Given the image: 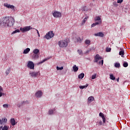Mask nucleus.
Segmentation results:
<instances>
[{
	"label": "nucleus",
	"instance_id": "nucleus-1",
	"mask_svg": "<svg viewBox=\"0 0 130 130\" xmlns=\"http://www.w3.org/2000/svg\"><path fill=\"white\" fill-rule=\"evenodd\" d=\"M15 23V19L13 18L9 17V16L4 17L0 19V26L2 27H12Z\"/></svg>",
	"mask_w": 130,
	"mask_h": 130
},
{
	"label": "nucleus",
	"instance_id": "nucleus-2",
	"mask_svg": "<svg viewBox=\"0 0 130 130\" xmlns=\"http://www.w3.org/2000/svg\"><path fill=\"white\" fill-rule=\"evenodd\" d=\"M32 52L34 53L31 55L32 59H38V58H39V55H38V54L40 52V50L38 49H35Z\"/></svg>",
	"mask_w": 130,
	"mask_h": 130
},
{
	"label": "nucleus",
	"instance_id": "nucleus-3",
	"mask_svg": "<svg viewBox=\"0 0 130 130\" xmlns=\"http://www.w3.org/2000/svg\"><path fill=\"white\" fill-rule=\"evenodd\" d=\"M58 45L59 47H61V48L67 47V46H68V40H60V41H58Z\"/></svg>",
	"mask_w": 130,
	"mask_h": 130
},
{
	"label": "nucleus",
	"instance_id": "nucleus-4",
	"mask_svg": "<svg viewBox=\"0 0 130 130\" xmlns=\"http://www.w3.org/2000/svg\"><path fill=\"white\" fill-rule=\"evenodd\" d=\"M54 36V34L53 33V31H50L48 32L46 35L44 36V38H46L48 40L49 39H51V38H53Z\"/></svg>",
	"mask_w": 130,
	"mask_h": 130
},
{
	"label": "nucleus",
	"instance_id": "nucleus-5",
	"mask_svg": "<svg viewBox=\"0 0 130 130\" xmlns=\"http://www.w3.org/2000/svg\"><path fill=\"white\" fill-rule=\"evenodd\" d=\"M33 29L31 26H24L23 27H20V30L21 31V32H23V33L25 32H28V31H30V30H32Z\"/></svg>",
	"mask_w": 130,
	"mask_h": 130
},
{
	"label": "nucleus",
	"instance_id": "nucleus-6",
	"mask_svg": "<svg viewBox=\"0 0 130 130\" xmlns=\"http://www.w3.org/2000/svg\"><path fill=\"white\" fill-rule=\"evenodd\" d=\"M27 67L30 70H34L35 64H34V62H33L32 61H28Z\"/></svg>",
	"mask_w": 130,
	"mask_h": 130
},
{
	"label": "nucleus",
	"instance_id": "nucleus-7",
	"mask_svg": "<svg viewBox=\"0 0 130 130\" xmlns=\"http://www.w3.org/2000/svg\"><path fill=\"white\" fill-rule=\"evenodd\" d=\"M52 15L54 18H60L61 17V13L55 11L54 13H52Z\"/></svg>",
	"mask_w": 130,
	"mask_h": 130
},
{
	"label": "nucleus",
	"instance_id": "nucleus-8",
	"mask_svg": "<svg viewBox=\"0 0 130 130\" xmlns=\"http://www.w3.org/2000/svg\"><path fill=\"white\" fill-rule=\"evenodd\" d=\"M39 74V72H29V75H30L31 77L32 78H36L37 76H38V74Z\"/></svg>",
	"mask_w": 130,
	"mask_h": 130
},
{
	"label": "nucleus",
	"instance_id": "nucleus-9",
	"mask_svg": "<svg viewBox=\"0 0 130 130\" xmlns=\"http://www.w3.org/2000/svg\"><path fill=\"white\" fill-rule=\"evenodd\" d=\"M29 104V102H28V101H24L23 102H22L20 104H17V107H21V106H23V105H25V104Z\"/></svg>",
	"mask_w": 130,
	"mask_h": 130
},
{
	"label": "nucleus",
	"instance_id": "nucleus-10",
	"mask_svg": "<svg viewBox=\"0 0 130 130\" xmlns=\"http://www.w3.org/2000/svg\"><path fill=\"white\" fill-rule=\"evenodd\" d=\"M4 7H6V8H8V9H11V10H14V9H15L14 6L11 5L10 4H8V3L4 4Z\"/></svg>",
	"mask_w": 130,
	"mask_h": 130
},
{
	"label": "nucleus",
	"instance_id": "nucleus-11",
	"mask_svg": "<svg viewBox=\"0 0 130 130\" xmlns=\"http://www.w3.org/2000/svg\"><path fill=\"white\" fill-rule=\"evenodd\" d=\"M36 97H37L38 98H41L42 96V91L41 90L38 91L35 93Z\"/></svg>",
	"mask_w": 130,
	"mask_h": 130
},
{
	"label": "nucleus",
	"instance_id": "nucleus-12",
	"mask_svg": "<svg viewBox=\"0 0 130 130\" xmlns=\"http://www.w3.org/2000/svg\"><path fill=\"white\" fill-rule=\"evenodd\" d=\"M10 123L12 125H13V126L17 124V122H16V120H15V118H12L10 119Z\"/></svg>",
	"mask_w": 130,
	"mask_h": 130
},
{
	"label": "nucleus",
	"instance_id": "nucleus-13",
	"mask_svg": "<svg viewBox=\"0 0 130 130\" xmlns=\"http://www.w3.org/2000/svg\"><path fill=\"white\" fill-rule=\"evenodd\" d=\"M120 50L119 54L121 55V57H124V50L122 48H120Z\"/></svg>",
	"mask_w": 130,
	"mask_h": 130
},
{
	"label": "nucleus",
	"instance_id": "nucleus-14",
	"mask_svg": "<svg viewBox=\"0 0 130 130\" xmlns=\"http://www.w3.org/2000/svg\"><path fill=\"white\" fill-rule=\"evenodd\" d=\"M94 36H99V37H104V34L102 32H99L95 34Z\"/></svg>",
	"mask_w": 130,
	"mask_h": 130
},
{
	"label": "nucleus",
	"instance_id": "nucleus-15",
	"mask_svg": "<svg viewBox=\"0 0 130 130\" xmlns=\"http://www.w3.org/2000/svg\"><path fill=\"white\" fill-rule=\"evenodd\" d=\"M102 23V21H97L95 23H94L91 24V27L93 28V27H95V26H97V25H99V24H101Z\"/></svg>",
	"mask_w": 130,
	"mask_h": 130
},
{
	"label": "nucleus",
	"instance_id": "nucleus-16",
	"mask_svg": "<svg viewBox=\"0 0 130 130\" xmlns=\"http://www.w3.org/2000/svg\"><path fill=\"white\" fill-rule=\"evenodd\" d=\"M94 97L90 96L88 98L87 103L88 104L91 103L92 102H93V101H94Z\"/></svg>",
	"mask_w": 130,
	"mask_h": 130
},
{
	"label": "nucleus",
	"instance_id": "nucleus-17",
	"mask_svg": "<svg viewBox=\"0 0 130 130\" xmlns=\"http://www.w3.org/2000/svg\"><path fill=\"white\" fill-rule=\"evenodd\" d=\"M48 113L50 115H51L52 114H55L56 112H55V109H53V110H50L48 111Z\"/></svg>",
	"mask_w": 130,
	"mask_h": 130
},
{
	"label": "nucleus",
	"instance_id": "nucleus-18",
	"mask_svg": "<svg viewBox=\"0 0 130 130\" xmlns=\"http://www.w3.org/2000/svg\"><path fill=\"white\" fill-rule=\"evenodd\" d=\"M30 51V48H27L26 49H24L23 50V53L24 54H27V53H29V52Z\"/></svg>",
	"mask_w": 130,
	"mask_h": 130
},
{
	"label": "nucleus",
	"instance_id": "nucleus-19",
	"mask_svg": "<svg viewBox=\"0 0 130 130\" xmlns=\"http://www.w3.org/2000/svg\"><path fill=\"white\" fill-rule=\"evenodd\" d=\"M73 70L75 72H78V71H79V67H77L76 65H74L73 67Z\"/></svg>",
	"mask_w": 130,
	"mask_h": 130
},
{
	"label": "nucleus",
	"instance_id": "nucleus-20",
	"mask_svg": "<svg viewBox=\"0 0 130 130\" xmlns=\"http://www.w3.org/2000/svg\"><path fill=\"white\" fill-rule=\"evenodd\" d=\"M84 77H85V74H84L83 73H81L78 75V79H83Z\"/></svg>",
	"mask_w": 130,
	"mask_h": 130
},
{
	"label": "nucleus",
	"instance_id": "nucleus-21",
	"mask_svg": "<svg viewBox=\"0 0 130 130\" xmlns=\"http://www.w3.org/2000/svg\"><path fill=\"white\" fill-rule=\"evenodd\" d=\"M88 86H89V84H86L85 85H81V86H79V88L80 89H85V88H87L88 87Z\"/></svg>",
	"mask_w": 130,
	"mask_h": 130
},
{
	"label": "nucleus",
	"instance_id": "nucleus-22",
	"mask_svg": "<svg viewBox=\"0 0 130 130\" xmlns=\"http://www.w3.org/2000/svg\"><path fill=\"white\" fill-rule=\"evenodd\" d=\"M114 67L119 69V68H120V63L119 62H116L114 63Z\"/></svg>",
	"mask_w": 130,
	"mask_h": 130
},
{
	"label": "nucleus",
	"instance_id": "nucleus-23",
	"mask_svg": "<svg viewBox=\"0 0 130 130\" xmlns=\"http://www.w3.org/2000/svg\"><path fill=\"white\" fill-rule=\"evenodd\" d=\"M123 67L124 68H127V67H128V63H127L126 61H124L123 63Z\"/></svg>",
	"mask_w": 130,
	"mask_h": 130
},
{
	"label": "nucleus",
	"instance_id": "nucleus-24",
	"mask_svg": "<svg viewBox=\"0 0 130 130\" xmlns=\"http://www.w3.org/2000/svg\"><path fill=\"white\" fill-rule=\"evenodd\" d=\"M110 79L111 80H112L113 81H114V80H115V77L113 76V74H110Z\"/></svg>",
	"mask_w": 130,
	"mask_h": 130
},
{
	"label": "nucleus",
	"instance_id": "nucleus-25",
	"mask_svg": "<svg viewBox=\"0 0 130 130\" xmlns=\"http://www.w3.org/2000/svg\"><path fill=\"white\" fill-rule=\"evenodd\" d=\"M20 30L19 29H16L14 31H13L12 32V35L13 34H16V33H20Z\"/></svg>",
	"mask_w": 130,
	"mask_h": 130
},
{
	"label": "nucleus",
	"instance_id": "nucleus-26",
	"mask_svg": "<svg viewBox=\"0 0 130 130\" xmlns=\"http://www.w3.org/2000/svg\"><path fill=\"white\" fill-rule=\"evenodd\" d=\"M48 58H45L44 59H43L42 61H40L39 63H38V64H41V63H43L44 62H45V61H47V60H48Z\"/></svg>",
	"mask_w": 130,
	"mask_h": 130
},
{
	"label": "nucleus",
	"instance_id": "nucleus-27",
	"mask_svg": "<svg viewBox=\"0 0 130 130\" xmlns=\"http://www.w3.org/2000/svg\"><path fill=\"white\" fill-rule=\"evenodd\" d=\"M1 120L2 121V124H3V123H4V122L5 123H6V122H7V121H8V119H7V118L6 117L3 118Z\"/></svg>",
	"mask_w": 130,
	"mask_h": 130
},
{
	"label": "nucleus",
	"instance_id": "nucleus-28",
	"mask_svg": "<svg viewBox=\"0 0 130 130\" xmlns=\"http://www.w3.org/2000/svg\"><path fill=\"white\" fill-rule=\"evenodd\" d=\"M82 12H87V11H88L87 6H84L83 7H82Z\"/></svg>",
	"mask_w": 130,
	"mask_h": 130
},
{
	"label": "nucleus",
	"instance_id": "nucleus-29",
	"mask_svg": "<svg viewBox=\"0 0 130 130\" xmlns=\"http://www.w3.org/2000/svg\"><path fill=\"white\" fill-rule=\"evenodd\" d=\"M95 57L98 59L99 60H100V59H102V57L99 55V54H96L95 56Z\"/></svg>",
	"mask_w": 130,
	"mask_h": 130
},
{
	"label": "nucleus",
	"instance_id": "nucleus-30",
	"mask_svg": "<svg viewBox=\"0 0 130 130\" xmlns=\"http://www.w3.org/2000/svg\"><path fill=\"white\" fill-rule=\"evenodd\" d=\"M113 5L115 8H117V7L119 6L118 3L115 1L113 3Z\"/></svg>",
	"mask_w": 130,
	"mask_h": 130
},
{
	"label": "nucleus",
	"instance_id": "nucleus-31",
	"mask_svg": "<svg viewBox=\"0 0 130 130\" xmlns=\"http://www.w3.org/2000/svg\"><path fill=\"white\" fill-rule=\"evenodd\" d=\"M95 21H99V22H100L101 21V18L100 16H96L95 18Z\"/></svg>",
	"mask_w": 130,
	"mask_h": 130
},
{
	"label": "nucleus",
	"instance_id": "nucleus-32",
	"mask_svg": "<svg viewBox=\"0 0 130 130\" xmlns=\"http://www.w3.org/2000/svg\"><path fill=\"white\" fill-rule=\"evenodd\" d=\"M77 52L79 54V55H83V51H82V50H79L78 49L77 50Z\"/></svg>",
	"mask_w": 130,
	"mask_h": 130
},
{
	"label": "nucleus",
	"instance_id": "nucleus-33",
	"mask_svg": "<svg viewBox=\"0 0 130 130\" xmlns=\"http://www.w3.org/2000/svg\"><path fill=\"white\" fill-rule=\"evenodd\" d=\"M56 69L57 71H62V70H63V67H59L58 66L56 67Z\"/></svg>",
	"mask_w": 130,
	"mask_h": 130
},
{
	"label": "nucleus",
	"instance_id": "nucleus-34",
	"mask_svg": "<svg viewBox=\"0 0 130 130\" xmlns=\"http://www.w3.org/2000/svg\"><path fill=\"white\" fill-rule=\"evenodd\" d=\"M11 72V69H8L6 71V74L7 75V76H8V75H9V74H10V72Z\"/></svg>",
	"mask_w": 130,
	"mask_h": 130
},
{
	"label": "nucleus",
	"instance_id": "nucleus-35",
	"mask_svg": "<svg viewBox=\"0 0 130 130\" xmlns=\"http://www.w3.org/2000/svg\"><path fill=\"white\" fill-rule=\"evenodd\" d=\"M76 40H77V42H79V43H81V42H82V40H81V38L78 37V38H77L76 39Z\"/></svg>",
	"mask_w": 130,
	"mask_h": 130
},
{
	"label": "nucleus",
	"instance_id": "nucleus-36",
	"mask_svg": "<svg viewBox=\"0 0 130 130\" xmlns=\"http://www.w3.org/2000/svg\"><path fill=\"white\" fill-rule=\"evenodd\" d=\"M106 52H110L111 51V48L107 47L106 48Z\"/></svg>",
	"mask_w": 130,
	"mask_h": 130
},
{
	"label": "nucleus",
	"instance_id": "nucleus-37",
	"mask_svg": "<svg viewBox=\"0 0 130 130\" xmlns=\"http://www.w3.org/2000/svg\"><path fill=\"white\" fill-rule=\"evenodd\" d=\"M99 116H100L101 117H102V118H103L104 117H105L104 116V114H103V113L100 112L99 114Z\"/></svg>",
	"mask_w": 130,
	"mask_h": 130
},
{
	"label": "nucleus",
	"instance_id": "nucleus-38",
	"mask_svg": "<svg viewBox=\"0 0 130 130\" xmlns=\"http://www.w3.org/2000/svg\"><path fill=\"white\" fill-rule=\"evenodd\" d=\"M9 129V127L8 126L5 125L3 128L2 130H8Z\"/></svg>",
	"mask_w": 130,
	"mask_h": 130
},
{
	"label": "nucleus",
	"instance_id": "nucleus-39",
	"mask_svg": "<svg viewBox=\"0 0 130 130\" xmlns=\"http://www.w3.org/2000/svg\"><path fill=\"white\" fill-rule=\"evenodd\" d=\"M87 19H88V17L84 18L83 20L82 21V24H85V23H86V21H87Z\"/></svg>",
	"mask_w": 130,
	"mask_h": 130
},
{
	"label": "nucleus",
	"instance_id": "nucleus-40",
	"mask_svg": "<svg viewBox=\"0 0 130 130\" xmlns=\"http://www.w3.org/2000/svg\"><path fill=\"white\" fill-rule=\"evenodd\" d=\"M85 44L88 45V44H90V43H91V41H90V40H87L85 41Z\"/></svg>",
	"mask_w": 130,
	"mask_h": 130
},
{
	"label": "nucleus",
	"instance_id": "nucleus-41",
	"mask_svg": "<svg viewBox=\"0 0 130 130\" xmlns=\"http://www.w3.org/2000/svg\"><path fill=\"white\" fill-rule=\"evenodd\" d=\"M103 63H104V60H102L99 62V64H101L102 66H103Z\"/></svg>",
	"mask_w": 130,
	"mask_h": 130
},
{
	"label": "nucleus",
	"instance_id": "nucleus-42",
	"mask_svg": "<svg viewBox=\"0 0 130 130\" xmlns=\"http://www.w3.org/2000/svg\"><path fill=\"white\" fill-rule=\"evenodd\" d=\"M96 74L92 75V76H91L92 80H94V79H96Z\"/></svg>",
	"mask_w": 130,
	"mask_h": 130
},
{
	"label": "nucleus",
	"instance_id": "nucleus-43",
	"mask_svg": "<svg viewBox=\"0 0 130 130\" xmlns=\"http://www.w3.org/2000/svg\"><path fill=\"white\" fill-rule=\"evenodd\" d=\"M5 95H6V93H4L3 92H0V98L2 96H5Z\"/></svg>",
	"mask_w": 130,
	"mask_h": 130
},
{
	"label": "nucleus",
	"instance_id": "nucleus-44",
	"mask_svg": "<svg viewBox=\"0 0 130 130\" xmlns=\"http://www.w3.org/2000/svg\"><path fill=\"white\" fill-rule=\"evenodd\" d=\"M99 59H97V58H96L95 57L94 58V60L93 61L94 62H96V63H98V61H99Z\"/></svg>",
	"mask_w": 130,
	"mask_h": 130
},
{
	"label": "nucleus",
	"instance_id": "nucleus-45",
	"mask_svg": "<svg viewBox=\"0 0 130 130\" xmlns=\"http://www.w3.org/2000/svg\"><path fill=\"white\" fill-rule=\"evenodd\" d=\"M3 107L4 108H8L9 107V105L8 104H4Z\"/></svg>",
	"mask_w": 130,
	"mask_h": 130
},
{
	"label": "nucleus",
	"instance_id": "nucleus-46",
	"mask_svg": "<svg viewBox=\"0 0 130 130\" xmlns=\"http://www.w3.org/2000/svg\"><path fill=\"white\" fill-rule=\"evenodd\" d=\"M102 119H103V122L104 123H105L106 121V118L104 117V118H102Z\"/></svg>",
	"mask_w": 130,
	"mask_h": 130
},
{
	"label": "nucleus",
	"instance_id": "nucleus-47",
	"mask_svg": "<svg viewBox=\"0 0 130 130\" xmlns=\"http://www.w3.org/2000/svg\"><path fill=\"white\" fill-rule=\"evenodd\" d=\"M122 2H123V0H117V3L118 4H121V3H122Z\"/></svg>",
	"mask_w": 130,
	"mask_h": 130
},
{
	"label": "nucleus",
	"instance_id": "nucleus-48",
	"mask_svg": "<svg viewBox=\"0 0 130 130\" xmlns=\"http://www.w3.org/2000/svg\"><path fill=\"white\" fill-rule=\"evenodd\" d=\"M2 92H4V89H3V87L0 86V93H2Z\"/></svg>",
	"mask_w": 130,
	"mask_h": 130
},
{
	"label": "nucleus",
	"instance_id": "nucleus-49",
	"mask_svg": "<svg viewBox=\"0 0 130 130\" xmlns=\"http://www.w3.org/2000/svg\"><path fill=\"white\" fill-rule=\"evenodd\" d=\"M36 30L37 31V34L38 35L39 37H40V34H39V31L37 29H36Z\"/></svg>",
	"mask_w": 130,
	"mask_h": 130
},
{
	"label": "nucleus",
	"instance_id": "nucleus-50",
	"mask_svg": "<svg viewBox=\"0 0 130 130\" xmlns=\"http://www.w3.org/2000/svg\"><path fill=\"white\" fill-rule=\"evenodd\" d=\"M99 124H100V125H102V124H103L102 121H100L99 122Z\"/></svg>",
	"mask_w": 130,
	"mask_h": 130
},
{
	"label": "nucleus",
	"instance_id": "nucleus-51",
	"mask_svg": "<svg viewBox=\"0 0 130 130\" xmlns=\"http://www.w3.org/2000/svg\"><path fill=\"white\" fill-rule=\"evenodd\" d=\"M0 124H3V122L2 121V120L0 119Z\"/></svg>",
	"mask_w": 130,
	"mask_h": 130
},
{
	"label": "nucleus",
	"instance_id": "nucleus-52",
	"mask_svg": "<svg viewBox=\"0 0 130 130\" xmlns=\"http://www.w3.org/2000/svg\"><path fill=\"white\" fill-rule=\"evenodd\" d=\"M89 52H90V50H87L86 51L85 53H88Z\"/></svg>",
	"mask_w": 130,
	"mask_h": 130
},
{
	"label": "nucleus",
	"instance_id": "nucleus-53",
	"mask_svg": "<svg viewBox=\"0 0 130 130\" xmlns=\"http://www.w3.org/2000/svg\"><path fill=\"white\" fill-rule=\"evenodd\" d=\"M117 81V82H119V77L117 79H116Z\"/></svg>",
	"mask_w": 130,
	"mask_h": 130
},
{
	"label": "nucleus",
	"instance_id": "nucleus-54",
	"mask_svg": "<svg viewBox=\"0 0 130 130\" xmlns=\"http://www.w3.org/2000/svg\"><path fill=\"white\" fill-rule=\"evenodd\" d=\"M2 128L3 129V126H0V129H2Z\"/></svg>",
	"mask_w": 130,
	"mask_h": 130
},
{
	"label": "nucleus",
	"instance_id": "nucleus-55",
	"mask_svg": "<svg viewBox=\"0 0 130 130\" xmlns=\"http://www.w3.org/2000/svg\"><path fill=\"white\" fill-rule=\"evenodd\" d=\"M86 59H88V60H90V58H86Z\"/></svg>",
	"mask_w": 130,
	"mask_h": 130
},
{
	"label": "nucleus",
	"instance_id": "nucleus-56",
	"mask_svg": "<svg viewBox=\"0 0 130 130\" xmlns=\"http://www.w3.org/2000/svg\"><path fill=\"white\" fill-rule=\"evenodd\" d=\"M90 6H92V5H93V4H92V3H90Z\"/></svg>",
	"mask_w": 130,
	"mask_h": 130
},
{
	"label": "nucleus",
	"instance_id": "nucleus-57",
	"mask_svg": "<svg viewBox=\"0 0 130 130\" xmlns=\"http://www.w3.org/2000/svg\"><path fill=\"white\" fill-rule=\"evenodd\" d=\"M128 8H128H126V10H127Z\"/></svg>",
	"mask_w": 130,
	"mask_h": 130
},
{
	"label": "nucleus",
	"instance_id": "nucleus-58",
	"mask_svg": "<svg viewBox=\"0 0 130 130\" xmlns=\"http://www.w3.org/2000/svg\"><path fill=\"white\" fill-rule=\"evenodd\" d=\"M93 1V2H95V0H92Z\"/></svg>",
	"mask_w": 130,
	"mask_h": 130
},
{
	"label": "nucleus",
	"instance_id": "nucleus-59",
	"mask_svg": "<svg viewBox=\"0 0 130 130\" xmlns=\"http://www.w3.org/2000/svg\"><path fill=\"white\" fill-rule=\"evenodd\" d=\"M113 1H114V0H113Z\"/></svg>",
	"mask_w": 130,
	"mask_h": 130
}]
</instances>
